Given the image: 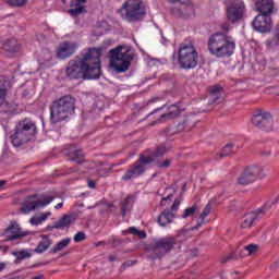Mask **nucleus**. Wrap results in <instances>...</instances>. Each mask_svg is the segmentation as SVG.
Listing matches in <instances>:
<instances>
[{
  "mask_svg": "<svg viewBox=\"0 0 279 279\" xmlns=\"http://www.w3.org/2000/svg\"><path fill=\"white\" fill-rule=\"evenodd\" d=\"M220 28L225 33H214L210 35L207 41V49L214 58H230L234 53V49H236V43H234L232 36L226 35L230 32V24L228 22L222 23Z\"/></svg>",
  "mask_w": 279,
  "mask_h": 279,
  "instance_id": "2",
  "label": "nucleus"
},
{
  "mask_svg": "<svg viewBox=\"0 0 279 279\" xmlns=\"http://www.w3.org/2000/svg\"><path fill=\"white\" fill-rule=\"evenodd\" d=\"M0 250H1V246H0Z\"/></svg>",
  "mask_w": 279,
  "mask_h": 279,
  "instance_id": "61",
  "label": "nucleus"
},
{
  "mask_svg": "<svg viewBox=\"0 0 279 279\" xmlns=\"http://www.w3.org/2000/svg\"><path fill=\"white\" fill-rule=\"evenodd\" d=\"M197 210V204H194L192 207H187L184 209L181 219H189V217H193Z\"/></svg>",
  "mask_w": 279,
  "mask_h": 279,
  "instance_id": "33",
  "label": "nucleus"
},
{
  "mask_svg": "<svg viewBox=\"0 0 279 279\" xmlns=\"http://www.w3.org/2000/svg\"><path fill=\"white\" fill-rule=\"evenodd\" d=\"M172 197H173V194H169L168 196L162 197V199L160 202V206H167V203H165V202H171Z\"/></svg>",
  "mask_w": 279,
  "mask_h": 279,
  "instance_id": "45",
  "label": "nucleus"
},
{
  "mask_svg": "<svg viewBox=\"0 0 279 279\" xmlns=\"http://www.w3.org/2000/svg\"><path fill=\"white\" fill-rule=\"evenodd\" d=\"M109 58L116 73H125L132 66L134 54L130 53V50L123 51V46H118L109 51Z\"/></svg>",
  "mask_w": 279,
  "mask_h": 279,
  "instance_id": "8",
  "label": "nucleus"
},
{
  "mask_svg": "<svg viewBox=\"0 0 279 279\" xmlns=\"http://www.w3.org/2000/svg\"><path fill=\"white\" fill-rule=\"evenodd\" d=\"M265 178V174H263V168L258 166H252L246 168L238 178V184H241L242 186H247V184H252L253 182H256V180H260Z\"/></svg>",
  "mask_w": 279,
  "mask_h": 279,
  "instance_id": "10",
  "label": "nucleus"
},
{
  "mask_svg": "<svg viewBox=\"0 0 279 279\" xmlns=\"http://www.w3.org/2000/svg\"><path fill=\"white\" fill-rule=\"evenodd\" d=\"M112 245H113V247H117V245H119V240L113 239L112 240Z\"/></svg>",
  "mask_w": 279,
  "mask_h": 279,
  "instance_id": "56",
  "label": "nucleus"
},
{
  "mask_svg": "<svg viewBox=\"0 0 279 279\" xmlns=\"http://www.w3.org/2000/svg\"><path fill=\"white\" fill-rule=\"evenodd\" d=\"M145 171H147L146 167H144L137 161H134L125 171V173L122 175L121 180L123 182H130V180H134L135 178H141V175H143Z\"/></svg>",
  "mask_w": 279,
  "mask_h": 279,
  "instance_id": "19",
  "label": "nucleus"
},
{
  "mask_svg": "<svg viewBox=\"0 0 279 279\" xmlns=\"http://www.w3.org/2000/svg\"><path fill=\"white\" fill-rule=\"evenodd\" d=\"M82 241H86V233H84V232H77V233L74 235V242H75V243H82Z\"/></svg>",
  "mask_w": 279,
  "mask_h": 279,
  "instance_id": "40",
  "label": "nucleus"
},
{
  "mask_svg": "<svg viewBox=\"0 0 279 279\" xmlns=\"http://www.w3.org/2000/svg\"><path fill=\"white\" fill-rule=\"evenodd\" d=\"M232 147H234L233 144H227L219 154V158H228L232 154Z\"/></svg>",
  "mask_w": 279,
  "mask_h": 279,
  "instance_id": "37",
  "label": "nucleus"
},
{
  "mask_svg": "<svg viewBox=\"0 0 279 279\" xmlns=\"http://www.w3.org/2000/svg\"><path fill=\"white\" fill-rule=\"evenodd\" d=\"M65 75L70 80H99L101 77V48H88L70 60Z\"/></svg>",
  "mask_w": 279,
  "mask_h": 279,
  "instance_id": "1",
  "label": "nucleus"
},
{
  "mask_svg": "<svg viewBox=\"0 0 279 279\" xmlns=\"http://www.w3.org/2000/svg\"><path fill=\"white\" fill-rule=\"evenodd\" d=\"M252 26L255 32L268 34V32H271V27H274V21L271 20V15L257 14L252 22Z\"/></svg>",
  "mask_w": 279,
  "mask_h": 279,
  "instance_id": "13",
  "label": "nucleus"
},
{
  "mask_svg": "<svg viewBox=\"0 0 279 279\" xmlns=\"http://www.w3.org/2000/svg\"><path fill=\"white\" fill-rule=\"evenodd\" d=\"M170 3H181V5H186L185 10L187 13L182 12V9H177L173 14L181 16L182 19H189L193 14V5L190 4V0H168Z\"/></svg>",
  "mask_w": 279,
  "mask_h": 279,
  "instance_id": "25",
  "label": "nucleus"
},
{
  "mask_svg": "<svg viewBox=\"0 0 279 279\" xmlns=\"http://www.w3.org/2000/svg\"><path fill=\"white\" fill-rule=\"evenodd\" d=\"M77 220V214H65L62 218H60L58 221L53 223V226L48 227L50 229L54 230H64V228H71L72 223H75Z\"/></svg>",
  "mask_w": 279,
  "mask_h": 279,
  "instance_id": "22",
  "label": "nucleus"
},
{
  "mask_svg": "<svg viewBox=\"0 0 279 279\" xmlns=\"http://www.w3.org/2000/svg\"><path fill=\"white\" fill-rule=\"evenodd\" d=\"M244 250L248 252V256H252V254H256L258 252V245L257 244H248L244 246Z\"/></svg>",
  "mask_w": 279,
  "mask_h": 279,
  "instance_id": "38",
  "label": "nucleus"
},
{
  "mask_svg": "<svg viewBox=\"0 0 279 279\" xmlns=\"http://www.w3.org/2000/svg\"><path fill=\"white\" fill-rule=\"evenodd\" d=\"M167 108V105H163L155 110H153L150 113H148L146 117H151V114H156V112H160V110H165Z\"/></svg>",
  "mask_w": 279,
  "mask_h": 279,
  "instance_id": "46",
  "label": "nucleus"
},
{
  "mask_svg": "<svg viewBox=\"0 0 279 279\" xmlns=\"http://www.w3.org/2000/svg\"><path fill=\"white\" fill-rule=\"evenodd\" d=\"M180 208V199H174L172 206L170 209H165L160 213V215L157 218V223L161 226V228H165L166 226H169V223L173 222V219H175V210Z\"/></svg>",
  "mask_w": 279,
  "mask_h": 279,
  "instance_id": "14",
  "label": "nucleus"
},
{
  "mask_svg": "<svg viewBox=\"0 0 279 279\" xmlns=\"http://www.w3.org/2000/svg\"><path fill=\"white\" fill-rule=\"evenodd\" d=\"M223 90L222 86L215 85L209 88L210 96L213 97L214 101H217L219 97H221V92Z\"/></svg>",
  "mask_w": 279,
  "mask_h": 279,
  "instance_id": "31",
  "label": "nucleus"
},
{
  "mask_svg": "<svg viewBox=\"0 0 279 279\" xmlns=\"http://www.w3.org/2000/svg\"><path fill=\"white\" fill-rule=\"evenodd\" d=\"M78 47L75 41H63L57 48V58L59 60H66V58H71L77 51Z\"/></svg>",
  "mask_w": 279,
  "mask_h": 279,
  "instance_id": "16",
  "label": "nucleus"
},
{
  "mask_svg": "<svg viewBox=\"0 0 279 279\" xmlns=\"http://www.w3.org/2000/svg\"><path fill=\"white\" fill-rule=\"evenodd\" d=\"M252 124L254 128H257V130L271 132V130H274V117H271L269 112L258 111L253 116Z\"/></svg>",
  "mask_w": 279,
  "mask_h": 279,
  "instance_id": "11",
  "label": "nucleus"
},
{
  "mask_svg": "<svg viewBox=\"0 0 279 279\" xmlns=\"http://www.w3.org/2000/svg\"><path fill=\"white\" fill-rule=\"evenodd\" d=\"M245 2L242 0H229L226 7V19L232 25L240 23L245 17Z\"/></svg>",
  "mask_w": 279,
  "mask_h": 279,
  "instance_id": "9",
  "label": "nucleus"
},
{
  "mask_svg": "<svg viewBox=\"0 0 279 279\" xmlns=\"http://www.w3.org/2000/svg\"><path fill=\"white\" fill-rule=\"evenodd\" d=\"M109 260H110V263H114V260H117V256L109 255Z\"/></svg>",
  "mask_w": 279,
  "mask_h": 279,
  "instance_id": "55",
  "label": "nucleus"
},
{
  "mask_svg": "<svg viewBox=\"0 0 279 279\" xmlns=\"http://www.w3.org/2000/svg\"><path fill=\"white\" fill-rule=\"evenodd\" d=\"M36 134H38L36 122L29 118H25L15 125L14 133L10 136V140L13 147H21L25 143H29Z\"/></svg>",
  "mask_w": 279,
  "mask_h": 279,
  "instance_id": "5",
  "label": "nucleus"
},
{
  "mask_svg": "<svg viewBox=\"0 0 279 279\" xmlns=\"http://www.w3.org/2000/svg\"><path fill=\"white\" fill-rule=\"evenodd\" d=\"M186 231H180L177 236H165L158 240H155L148 250V259L149 260H160V258L167 256V254L173 252V250H180L182 243L186 241Z\"/></svg>",
  "mask_w": 279,
  "mask_h": 279,
  "instance_id": "3",
  "label": "nucleus"
},
{
  "mask_svg": "<svg viewBox=\"0 0 279 279\" xmlns=\"http://www.w3.org/2000/svg\"><path fill=\"white\" fill-rule=\"evenodd\" d=\"M5 2L11 8H23V5H27V0H5Z\"/></svg>",
  "mask_w": 279,
  "mask_h": 279,
  "instance_id": "36",
  "label": "nucleus"
},
{
  "mask_svg": "<svg viewBox=\"0 0 279 279\" xmlns=\"http://www.w3.org/2000/svg\"><path fill=\"white\" fill-rule=\"evenodd\" d=\"M230 260H236V253H230L229 255L221 258V263H230Z\"/></svg>",
  "mask_w": 279,
  "mask_h": 279,
  "instance_id": "41",
  "label": "nucleus"
},
{
  "mask_svg": "<svg viewBox=\"0 0 279 279\" xmlns=\"http://www.w3.org/2000/svg\"><path fill=\"white\" fill-rule=\"evenodd\" d=\"M271 73H272V75L278 77V75H279V68H272L271 69Z\"/></svg>",
  "mask_w": 279,
  "mask_h": 279,
  "instance_id": "52",
  "label": "nucleus"
},
{
  "mask_svg": "<svg viewBox=\"0 0 279 279\" xmlns=\"http://www.w3.org/2000/svg\"><path fill=\"white\" fill-rule=\"evenodd\" d=\"M5 185V181L0 180V189Z\"/></svg>",
  "mask_w": 279,
  "mask_h": 279,
  "instance_id": "57",
  "label": "nucleus"
},
{
  "mask_svg": "<svg viewBox=\"0 0 279 279\" xmlns=\"http://www.w3.org/2000/svg\"><path fill=\"white\" fill-rule=\"evenodd\" d=\"M134 265H136V260H126L121 265L120 269L125 271L126 267H132Z\"/></svg>",
  "mask_w": 279,
  "mask_h": 279,
  "instance_id": "43",
  "label": "nucleus"
},
{
  "mask_svg": "<svg viewBox=\"0 0 279 279\" xmlns=\"http://www.w3.org/2000/svg\"><path fill=\"white\" fill-rule=\"evenodd\" d=\"M134 206V196L128 195L121 203H120V214L122 217H125L132 207Z\"/></svg>",
  "mask_w": 279,
  "mask_h": 279,
  "instance_id": "27",
  "label": "nucleus"
},
{
  "mask_svg": "<svg viewBox=\"0 0 279 279\" xmlns=\"http://www.w3.org/2000/svg\"><path fill=\"white\" fill-rule=\"evenodd\" d=\"M51 245H53V240L50 239L49 235H41V241L37 244L35 253L44 254V252H47Z\"/></svg>",
  "mask_w": 279,
  "mask_h": 279,
  "instance_id": "26",
  "label": "nucleus"
},
{
  "mask_svg": "<svg viewBox=\"0 0 279 279\" xmlns=\"http://www.w3.org/2000/svg\"><path fill=\"white\" fill-rule=\"evenodd\" d=\"M209 215H210V205H207V206L203 209V211H202V214H201V216H199V219H201L202 223H204V221L206 220V218H207Z\"/></svg>",
  "mask_w": 279,
  "mask_h": 279,
  "instance_id": "39",
  "label": "nucleus"
},
{
  "mask_svg": "<svg viewBox=\"0 0 279 279\" xmlns=\"http://www.w3.org/2000/svg\"><path fill=\"white\" fill-rule=\"evenodd\" d=\"M260 215H265V210L257 209L255 211H250L245 214L243 217V221L241 223V228L243 229L252 228L253 223H256V221H258V217Z\"/></svg>",
  "mask_w": 279,
  "mask_h": 279,
  "instance_id": "24",
  "label": "nucleus"
},
{
  "mask_svg": "<svg viewBox=\"0 0 279 279\" xmlns=\"http://www.w3.org/2000/svg\"><path fill=\"white\" fill-rule=\"evenodd\" d=\"M202 226H204V222H202V220H201L196 223V226L192 227L191 230L192 231L199 230V228H202Z\"/></svg>",
  "mask_w": 279,
  "mask_h": 279,
  "instance_id": "50",
  "label": "nucleus"
},
{
  "mask_svg": "<svg viewBox=\"0 0 279 279\" xmlns=\"http://www.w3.org/2000/svg\"><path fill=\"white\" fill-rule=\"evenodd\" d=\"M122 19L128 23H141L147 16V9L143 0H126L122 4Z\"/></svg>",
  "mask_w": 279,
  "mask_h": 279,
  "instance_id": "7",
  "label": "nucleus"
},
{
  "mask_svg": "<svg viewBox=\"0 0 279 279\" xmlns=\"http://www.w3.org/2000/svg\"><path fill=\"white\" fill-rule=\"evenodd\" d=\"M2 236L3 241H19V239H24L27 233L21 231V226L16 222H11L10 226L4 230Z\"/></svg>",
  "mask_w": 279,
  "mask_h": 279,
  "instance_id": "17",
  "label": "nucleus"
},
{
  "mask_svg": "<svg viewBox=\"0 0 279 279\" xmlns=\"http://www.w3.org/2000/svg\"><path fill=\"white\" fill-rule=\"evenodd\" d=\"M75 98L71 95L62 96L53 100L49 107L50 110V123L56 125L68 121L75 114Z\"/></svg>",
  "mask_w": 279,
  "mask_h": 279,
  "instance_id": "4",
  "label": "nucleus"
},
{
  "mask_svg": "<svg viewBox=\"0 0 279 279\" xmlns=\"http://www.w3.org/2000/svg\"><path fill=\"white\" fill-rule=\"evenodd\" d=\"M49 217H51V213L47 211L46 214H43L41 216H39V219L43 221H47V219H49Z\"/></svg>",
  "mask_w": 279,
  "mask_h": 279,
  "instance_id": "47",
  "label": "nucleus"
},
{
  "mask_svg": "<svg viewBox=\"0 0 279 279\" xmlns=\"http://www.w3.org/2000/svg\"><path fill=\"white\" fill-rule=\"evenodd\" d=\"M12 254L16 257L15 263H21V260H25V258H32V254L27 251L13 252Z\"/></svg>",
  "mask_w": 279,
  "mask_h": 279,
  "instance_id": "32",
  "label": "nucleus"
},
{
  "mask_svg": "<svg viewBox=\"0 0 279 279\" xmlns=\"http://www.w3.org/2000/svg\"><path fill=\"white\" fill-rule=\"evenodd\" d=\"M157 175H158V173H154L153 175H151V178H157Z\"/></svg>",
  "mask_w": 279,
  "mask_h": 279,
  "instance_id": "59",
  "label": "nucleus"
},
{
  "mask_svg": "<svg viewBox=\"0 0 279 279\" xmlns=\"http://www.w3.org/2000/svg\"><path fill=\"white\" fill-rule=\"evenodd\" d=\"M129 233L134 234V236H136L138 234V229H136L135 227H131L129 228Z\"/></svg>",
  "mask_w": 279,
  "mask_h": 279,
  "instance_id": "49",
  "label": "nucleus"
},
{
  "mask_svg": "<svg viewBox=\"0 0 279 279\" xmlns=\"http://www.w3.org/2000/svg\"><path fill=\"white\" fill-rule=\"evenodd\" d=\"M169 151H171V146H169L168 144H161L157 147L153 156L154 158H158L160 156H165V154H169Z\"/></svg>",
  "mask_w": 279,
  "mask_h": 279,
  "instance_id": "30",
  "label": "nucleus"
},
{
  "mask_svg": "<svg viewBox=\"0 0 279 279\" xmlns=\"http://www.w3.org/2000/svg\"><path fill=\"white\" fill-rule=\"evenodd\" d=\"M136 236H138V239H147V233L145 231L138 230Z\"/></svg>",
  "mask_w": 279,
  "mask_h": 279,
  "instance_id": "48",
  "label": "nucleus"
},
{
  "mask_svg": "<svg viewBox=\"0 0 279 279\" xmlns=\"http://www.w3.org/2000/svg\"><path fill=\"white\" fill-rule=\"evenodd\" d=\"M53 199H56V197L43 194L37 201H27L20 210L23 215H29V213H32V210H36V208H45V206H49Z\"/></svg>",
  "mask_w": 279,
  "mask_h": 279,
  "instance_id": "12",
  "label": "nucleus"
},
{
  "mask_svg": "<svg viewBox=\"0 0 279 279\" xmlns=\"http://www.w3.org/2000/svg\"><path fill=\"white\" fill-rule=\"evenodd\" d=\"M8 86H10V81L5 77L0 78V108H3L4 112H12L14 105L8 102L5 97L8 95Z\"/></svg>",
  "mask_w": 279,
  "mask_h": 279,
  "instance_id": "18",
  "label": "nucleus"
},
{
  "mask_svg": "<svg viewBox=\"0 0 279 279\" xmlns=\"http://www.w3.org/2000/svg\"><path fill=\"white\" fill-rule=\"evenodd\" d=\"M86 3V0H71L70 1V8L68 10V14L72 16L73 19H76V16H80V14H86V7L84 5Z\"/></svg>",
  "mask_w": 279,
  "mask_h": 279,
  "instance_id": "23",
  "label": "nucleus"
},
{
  "mask_svg": "<svg viewBox=\"0 0 279 279\" xmlns=\"http://www.w3.org/2000/svg\"><path fill=\"white\" fill-rule=\"evenodd\" d=\"M95 186H97V183L95 181H93V180H89L88 181V187L89 189H95Z\"/></svg>",
  "mask_w": 279,
  "mask_h": 279,
  "instance_id": "51",
  "label": "nucleus"
},
{
  "mask_svg": "<svg viewBox=\"0 0 279 279\" xmlns=\"http://www.w3.org/2000/svg\"><path fill=\"white\" fill-rule=\"evenodd\" d=\"M5 267H7V264L5 263H0V274H1V271H3V269H5Z\"/></svg>",
  "mask_w": 279,
  "mask_h": 279,
  "instance_id": "54",
  "label": "nucleus"
},
{
  "mask_svg": "<svg viewBox=\"0 0 279 279\" xmlns=\"http://www.w3.org/2000/svg\"><path fill=\"white\" fill-rule=\"evenodd\" d=\"M2 49L8 53H19V51H21V45H19L16 39H8L3 44Z\"/></svg>",
  "mask_w": 279,
  "mask_h": 279,
  "instance_id": "28",
  "label": "nucleus"
},
{
  "mask_svg": "<svg viewBox=\"0 0 279 279\" xmlns=\"http://www.w3.org/2000/svg\"><path fill=\"white\" fill-rule=\"evenodd\" d=\"M157 167L159 169H167V168L171 167V159H166L163 162H158Z\"/></svg>",
  "mask_w": 279,
  "mask_h": 279,
  "instance_id": "42",
  "label": "nucleus"
},
{
  "mask_svg": "<svg viewBox=\"0 0 279 279\" xmlns=\"http://www.w3.org/2000/svg\"><path fill=\"white\" fill-rule=\"evenodd\" d=\"M136 161L140 165H143L144 167H147V165H151V162H154V157L145 156V155L141 154L138 160H136Z\"/></svg>",
  "mask_w": 279,
  "mask_h": 279,
  "instance_id": "35",
  "label": "nucleus"
},
{
  "mask_svg": "<svg viewBox=\"0 0 279 279\" xmlns=\"http://www.w3.org/2000/svg\"><path fill=\"white\" fill-rule=\"evenodd\" d=\"M63 156L68 157L70 162H76V165H84V150L80 148L77 145L72 144L66 146L62 150Z\"/></svg>",
  "mask_w": 279,
  "mask_h": 279,
  "instance_id": "15",
  "label": "nucleus"
},
{
  "mask_svg": "<svg viewBox=\"0 0 279 279\" xmlns=\"http://www.w3.org/2000/svg\"><path fill=\"white\" fill-rule=\"evenodd\" d=\"M34 197H36V196H29L28 199H32V198H34Z\"/></svg>",
  "mask_w": 279,
  "mask_h": 279,
  "instance_id": "60",
  "label": "nucleus"
},
{
  "mask_svg": "<svg viewBox=\"0 0 279 279\" xmlns=\"http://www.w3.org/2000/svg\"><path fill=\"white\" fill-rule=\"evenodd\" d=\"M71 244V238H65L58 242L51 250L50 254H58V252H62V250H65V247H69Z\"/></svg>",
  "mask_w": 279,
  "mask_h": 279,
  "instance_id": "29",
  "label": "nucleus"
},
{
  "mask_svg": "<svg viewBox=\"0 0 279 279\" xmlns=\"http://www.w3.org/2000/svg\"><path fill=\"white\" fill-rule=\"evenodd\" d=\"M29 223H31L32 226H40V223H43L41 220H40V216H38V217H32V218L29 219Z\"/></svg>",
  "mask_w": 279,
  "mask_h": 279,
  "instance_id": "44",
  "label": "nucleus"
},
{
  "mask_svg": "<svg viewBox=\"0 0 279 279\" xmlns=\"http://www.w3.org/2000/svg\"><path fill=\"white\" fill-rule=\"evenodd\" d=\"M167 112L161 114L159 117V119H157L156 121H153L149 125L154 126L156 123H165V121H171L173 119H178V117H180V114H182V109H180V105L178 104H173L170 105L167 108Z\"/></svg>",
  "mask_w": 279,
  "mask_h": 279,
  "instance_id": "20",
  "label": "nucleus"
},
{
  "mask_svg": "<svg viewBox=\"0 0 279 279\" xmlns=\"http://www.w3.org/2000/svg\"><path fill=\"white\" fill-rule=\"evenodd\" d=\"M264 156H269L271 153L270 151H267V153H263Z\"/></svg>",
  "mask_w": 279,
  "mask_h": 279,
  "instance_id": "58",
  "label": "nucleus"
},
{
  "mask_svg": "<svg viewBox=\"0 0 279 279\" xmlns=\"http://www.w3.org/2000/svg\"><path fill=\"white\" fill-rule=\"evenodd\" d=\"M51 60H53V54L51 53V51H49L48 49H44L41 51L39 61L40 62H51Z\"/></svg>",
  "mask_w": 279,
  "mask_h": 279,
  "instance_id": "34",
  "label": "nucleus"
},
{
  "mask_svg": "<svg viewBox=\"0 0 279 279\" xmlns=\"http://www.w3.org/2000/svg\"><path fill=\"white\" fill-rule=\"evenodd\" d=\"M198 62L199 54L197 53L195 46L192 43L186 44L185 41L180 44L178 51V64L180 69H183L184 71L197 69Z\"/></svg>",
  "mask_w": 279,
  "mask_h": 279,
  "instance_id": "6",
  "label": "nucleus"
},
{
  "mask_svg": "<svg viewBox=\"0 0 279 279\" xmlns=\"http://www.w3.org/2000/svg\"><path fill=\"white\" fill-rule=\"evenodd\" d=\"M62 206H64V203H58L54 208L56 210H60V208H62Z\"/></svg>",
  "mask_w": 279,
  "mask_h": 279,
  "instance_id": "53",
  "label": "nucleus"
},
{
  "mask_svg": "<svg viewBox=\"0 0 279 279\" xmlns=\"http://www.w3.org/2000/svg\"><path fill=\"white\" fill-rule=\"evenodd\" d=\"M255 10L262 15L271 16L276 12V3L274 0H256Z\"/></svg>",
  "mask_w": 279,
  "mask_h": 279,
  "instance_id": "21",
  "label": "nucleus"
}]
</instances>
